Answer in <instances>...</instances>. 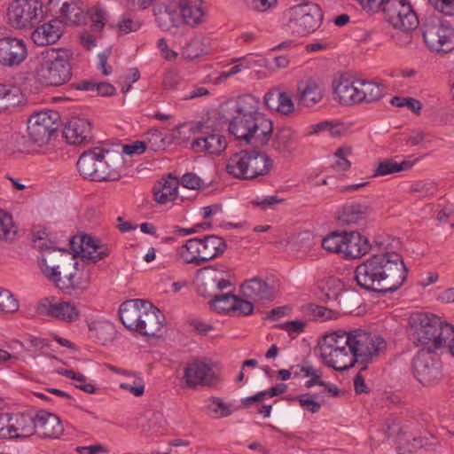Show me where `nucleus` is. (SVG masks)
Listing matches in <instances>:
<instances>
[{"mask_svg":"<svg viewBox=\"0 0 454 454\" xmlns=\"http://www.w3.org/2000/svg\"><path fill=\"white\" fill-rule=\"evenodd\" d=\"M393 242L397 239L380 238L375 240L379 252L359 264L355 270V279L357 285L372 292L393 293L404 283L408 270L403 257L395 253Z\"/></svg>","mask_w":454,"mask_h":454,"instance_id":"obj_1","label":"nucleus"},{"mask_svg":"<svg viewBox=\"0 0 454 454\" xmlns=\"http://www.w3.org/2000/svg\"><path fill=\"white\" fill-rule=\"evenodd\" d=\"M235 115L228 130L236 140L253 148H262L273 135L270 119L259 112V100L252 95H244L237 101Z\"/></svg>","mask_w":454,"mask_h":454,"instance_id":"obj_2","label":"nucleus"},{"mask_svg":"<svg viewBox=\"0 0 454 454\" xmlns=\"http://www.w3.org/2000/svg\"><path fill=\"white\" fill-rule=\"evenodd\" d=\"M451 333L453 326L434 315L418 312L411 314L409 318L410 340L415 346L426 348L428 353L442 348Z\"/></svg>","mask_w":454,"mask_h":454,"instance_id":"obj_3","label":"nucleus"},{"mask_svg":"<svg viewBox=\"0 0 454 454\" xmlns=\"http://www.w3.org/2000/svg\"><path fill=\"white\" fill-rule=\"evenodd\" d=\"M76 165L84 178L97 182L115 181L121 177L125 160L121 152L95 147L82 153Z\"/></svg>","mask_w":454,"mask_h":454,"instance_id":"obj_4","label":"nucleus"},{"mask_svg":"<svg viewBox=\"0 0 454 454\" xmlns=\"http://www.w3.org/2000/svg\"><path fill=\"white\" fill-rule=\"evenodd\" d=\"M73 53L67 49L51 48L42 53L35 76L45 86H60L72 77L71 59Z\"/></svg>","mask_w":454,"mask_h":454,"instance_id":"obj_5","label":"nucleus"},{"mask_svg":"<svg viewBox=\"0 0 454 454\" xmlns=\"http://www.w3.org/2000/svg\"><path fill=\"white\" fill-rule=\"evenodd\" d=\"M256 149H245L231 154L226 160V172L241 180H254L269 175L273 160L267 153Z\"/></svg>","mask_w":454,"mask_h":454,"instance_id":"obj_6","label":"nucleus"},{"mask_svg":"<svg viewBox=\"0 0 454 454\" xmlns=\"http://www.w3.org/2000/svg\"><path fill=\"white\" fill-rule=\"evenodd\" d=\"M386 20L395 29L404 33V40L400 45L411 42L410 32L419 25L418 17L408 0H384L380 8Z\"/></svg>","mask_w":454,"mask_h":454,"instance_id":"obj_7","label":"nucleus"},{"mask_svg":"<svg viewBox=\"0 0 454 454\" xmlns=\"http://www.w3.org/2000/svg\"><path fill=\"white\" fill-rule=\"evenodd\" d=\"M287 26L293 34L306 35L316 31L323 20V12L318 4L307 2L298 4L285 12Z\"/></svg>","mask_w":454,"mask_h":454,"instance_id":"obj_8","label":"nucleus"},{"mask_svg":"<svg viewBox=\"0 0 454 454\" xmlns=\"http://www.w3.org/2000/svg\"><path fill=\"white\" fill-rule=\"evenodd\" d=\"M349 349L356 362L360 359L363 363L372 361L386 348V341L380 335L373 334L362 329L349 331Z\"/></svg>","mask_w":454,"mask_h":454,"instance_id":"obj_9","label":"nucleus"},{"mask_svg":"<svg viewBox=\"0 0 454 454\" xmlns=\"http://www.w3.org/2000/svg\"><path fill=\"white\" fill-rule=\"evenodd\" d=\"M43 4L38 0H13L8 6V23L16 29L31 28L43 18Z\"/></svg>","mask_w":454,"mask_h":454,"instance_id":"obj_10","label":"nucleus"},{"mask_svg":"<svg viewBox=\"0 0 454 454\" xmlns=\"http://www.w3.org/2000/svg\"><path fill=\"white\" fill-rule=\"evenodd\" d=\"M35 247L42 252V272L46 278H53L56 271L76 262V256L67 249H60L48 244L42 237L34 238Z\"/></svg>","mask_w":454,"mask_h":454,"instance_id":"obj_11","label":"nucleus"},{"mask_svg":"<svg viewBox=\"0 0 454 454\" xmlns=\"http://www.w3.org/2000/svg\"><path fill=\"white\" fill-rule=\"evenodd\" d=\"M423 38L427 46L438 53H448L454 49V28L443 22H426Z\"/></svg>","mask_w":454,"mask_h":454,"instance_id":"obj_12","label":"nucleus"},{"mask_svg":"<svg viewBox=\"0 0 454 454\" xmlns=\"http://www.w3.org/2000/svg\"><path fill=\"white\" fill-rule=\"evenodd\" d=\"M184 379L186 386L191 388L212 386L216 380L214 364L207 358L193 359L184 367Z\"/></svg>","mask_w":454,"mask_h":454,"instance_id":"obj_13","label":"nucleus"},{"mask_svg":"<svg viewBox=\"0 0 454 454\" xmlns=\"http://www.w3.org/2000/svg\"><path fill=\"white\" fill-rule=\"evenodd\" d=\"M57 129L58 124L47 112L35 114L27 121L28 138L33 145L37 146L47 144Z\"/></svg>","mask_w":454,"mask_h":454,"instance_id":"obj_14","label":"nucleus"},{"mask_svg":"<svg viewBox=\"0 0 454 454\" xmlns=\"http://www.w3.org/2000/svg\"><path fill=\"white\" fill-rule=\"evenodd\" d=\"M412 366L415 378L424 386L436 384L442 379L441 365L428 352H419Z\"/></svg>","mask_w":454,"mask_h":454,"instance_id":"obj_15","label":"nucleus"},{"mask_svg":"<svg viewBox=\"0 0 454 454\" xmlns=\"http://www.w3.org/2000/svg\"><path fill=\"white\" fill-rule=\"evenodd\" d=\"M70 244L74 252L83 261L96 263L109 254V248L90 235L83 234L73 237Z\"/></svg>","mask_w":454,"mask_h":454,"instance_id":"obj_16","label":"nucleus"},{"mask_svg":"<svg viewBox=\"0 0 454 454\" xmlns=\"http://www.w3.org/2000/svg\"><path fill=\"white\" fill-rule=\"evenodd\" d=\"M27 56V44L23 39L4 36L0 38V65L13 67L20 65Z\"/></svg>","mask_w":454,"mask_h":454,"instance_id":"obj_17","label":"nucleus"},{"mask_svg":"<svg viewBox=\"0 0 454 454\" xmlns=\"http://www.w3.org/2000/svg\"><path fill=\"white\" fill-rule=\"evenodd\" d=\"M78 262H74L56 271V276L47 278L60 290L70 294L74 290H86L90 285V278H78Z\"/></svg>","mask_w":454,"mask_h":454,"instance_id":"obj_18","label":"nucleus"},{"mask_svg":"<svg viewBox=\"0 0 454 454\" xmlns=\"http://www.w3.org/2000/svg\"><path fill=\"white\" fill-rule=\"evenodd\" d=\"M241 292L245 298L254 302L272 301L278 289L273 281L269 282L260 278H253L241 286Z\"/></svg>","mask_w":454,"mask_h":454,"instance_id":"obj_19","label":"nucleus"},{"mask_svg":"<svg viewBox=\"0 0 454 454\" xmlns=\"http://www.w3.org/2000/svg\"><path fill=\"white\" fill-rule=\"evenodd\" d=\"M49 8L61 25L67 22L79 23L84 12L78 0H50Z\"/></svg>","mask_w":454,"mask_h":454,"instance_id":"obj_20","label":"nucleus"},{"mask_svg":"<svg viewBox=\"0 0 454 454\" xmlns=\"http://www.w3.org/2000/svg\"><path fill=\"white\" fill-rule=\"evenodd\" d=\"M36 311L42 316H51L65 322H73L79 317L78 309L68 301L51 302L44 299L37 305Z\"/></svg>","mask_w":454,"mask_h":454,"instance_id":"obj_21","label":"nucleus"},{"mask_svg":"<svg viewBox=\"0 0 454 454\" xmlns=\"http://www.w3.org/2000/svg\"><path fill=\"white\" fill-rule=\"evenodd\" d=\"M63 136L71 145H82L91 141L90 122L83 118L73 117L64 127Z\"/></svg>","mask_w":454,"mask_h":454,"instance_id":"obj_22","label":"nucleus"},{"mask_svg":"<svg viewBox=\"0 0 454 454\" xmlns=\"http://www.w3.org/2000/svg\"><path fill=\"white\" fill-rule=\"evenodd\" d=\"M148 302L143 300H129L121 305L119 309L120 319L127 329L137 332L140 320L145 311V303Z\"/></svg>","mask_w":454,"mask_h":454,"instance_id":"obj_23","label":"nucleus"},{"mask_svg":"<svg viewBox=\"0 0 454 454\" xmlns=\"http://www.w3.org/2000/svg\"><path fill=\"white\" fill-rule=\"evenodd\" d=\"M226 147L225 137L219 133L209 134L206 131H201L192 142V149L195 153L220 154Z\"/></svg>","mask_w":454,"mask_h":454,"instance_id":"obj_24","label":"nucleus"},{"mask_svg":"<svg viewBox=\"0 0 454 454\" xmlns=\"http://www.w3.org/2000/svg\"><path fill=\"white\" fill-rule=\"evenodd\" d=\"M354 85L357 105L377 102L380 100L384 95L385 86L375 80L355 78Z\"/></svg>","mask_w":454,"mask_h":454,"instance_id":"obj_25","label":"nucleus"},{"mask_svg":"<svg viewBox=\"0 0 454 454\" xmlns=\"http://www.w3.org/2000/svg\"><path fill=\"white\" fill-rule=\"evenodd\" d=\"M371 248L372 246L366 237L357 231H344L342 258H361L366 254Z\"/></svg>","mask_w":454,"mask_h":454,"instance_id":"obj_26","label":"nucleus"},{"mask_svg":"<svg viewBox=\"0 0 454 454\" xmlns=\"http://www.w3.org/2000/svg\"><path fill=\"white\" fill-rule=\"evenodd\" d=\"M145 305V311L140 320L137 333L145 336L156 337L163 327L164 315L151 302Z\"/></svg>","mask_w":454,"mask_h":454,"instance_id":"obj_27","label":"nucleus"},{"mask_svg":"<svg viewBox=\"0 0 454 454\" xmlns=\"http://www.w3.org/2000/svg\"><path fill=\"white\" fill-rule=\"evenodd\" d=\"M35 425V434L42 438H59L64 431L59 418L46 411L36 412Z\"/></svg>","mask_w":454,"mask_h":454,"instance_id":"obj_28","label":"nucleus"},{"mask_svg":"<svg viewBox=\"0 0 454 454\" xmlns=\"http://www.w3.org/2000/svg\"><path fill=\"white\" fill-rule=\"evenodd\" d=\"M320 356L327 366L336 371H345L356 363L349 348L328 349L327 347L322 348Z\"/></svg>","mask_w":454,"mask_h":454,"instance_id":"obj_29","label":"nucleus"},{"mask_svg":"<svg viewBox=\"0 0 454 454\" xmlns=\"http://www.w3.org/2000/svg\"><path fill=\"white\" fill-rule=\"evenodd\" d=\"M62 35V25L56 18L46 22L32 33L31 39L39 46L55 43Z\"/></svg>","mask_w":454,"mask_h":454,"instance_id":"obj_30","label":"nucleus"},{"mask_svg":"<svg viewBox=\"0 0 454 454\" xmlns=\"http://www.w3.org/2000/svg\"><path fill=\"white\" fill-rule=\"evenodd\" d=\"M201 275V280L205 281L211 289H217L218 292L229 287L231 282L225 278L226 267L223 265L207 266L198 270Z\"/></svg>","mask_w":454,"mask_h":454,"instance_id":"obj_31","label":"nucleus"},{"mask_svg":"<svg viewBox=\"0 0 454 454\" xmlns=\"http://www.w3.org/2000/svg\"><path fill=\"white\" fill-rule=\"evenodd\" d=\"M36 414L35 416L28 413L12 414V439L24 438L35 434Z\"/></svg>","mask_w":454,"mask_h":454,"instance_id":"obj_32","label":"nucleus"},{"mask_svg":"<svg viewBox=\"0 0 454 454\" xmlns=\"http://www.w3.org/2000/svg\"><path fill=\"white\" fill-rule=\"evenodd\" d=\"M323 97V89L314 81L301 82L298 86V103L303 106L313 107Z\"/></svg>","mask_w":454,"mask_h":454,"instance_id":"obj_33","label":"nucleus"},{"mask_svg":"<svg viewBox=\"0 0 454 454\" xmlns=\"http://www.w3.org/2000/svg\"><path fill=\"white\" fill-rule=\"evenodd\" d=\"M270 139L273 150L284 156L291 154L297 147L294 132L289 128L277 130Z\"/></svg>","mask_w":454,"mask_h":454,"instance_id":"obj_34","label":"nucleus"},{"mask_svg":"<svg viewBox=\"0 0 454 454\" xmlns=\"http://www.w3.org/2000/svg\"><path fill=\"white\" fill-rule=\"evenodd\" d=\"M334 98L341 105H357L354 80L340 77L338 81L333 82Z\"/></svg>","mask_w":454,"mask_h":454,"instance_id":"obj_35","label":"nucleus"},{"mask_svg":"<svg viewBox=\"0 0 454 454\" xmlns=\"http://www.w3.org/2000/svg\"><path fill=\"white\" fill-rule=\"evenodd\" d=\"M154 15L158 26L165 31H171L182 23L178 7L174 5L159 7L154 10Z\"/></svg>","mask_w":454,"mask_h":454,"instance_id":"obj_36","label":"nucleus"},{"mask_svg":"<svg viewBox=\"0 0 454 454\" xmlns=\"http://www.w3.org/2000/svg\"><path fill=\"white\" fill-rule=\"evenodd\" d=\"M370 212V207L364 203H348L344 205L339 220L346 224L357 223L359 221L364 220Z\"/></svg>","mask_w":454,"mask_h":454,"instance_id":"obj_37","label":"nucleus"},{"mask_svg":"<svg viewBox=\"0 0 454 454\" xmlns=\"http://www.w3.org/2000/svg\"><path fill=\"white\" fill-rule=\"evenodd\" d=\"M23 94L20 89L11 84L0 83V111H11L22 101Z\"/></svg>","mask_w":454,"mask_h":454,"instance_id":"obj_38","label":"nucleus"},{"mask_svg":"<svg viewBox=\"0 0 454 454\" xmlns=\"http://www.w3.org/2000/svg\"><path fill=\"white\" fill-rule=\"evenodd\" d=\"M178 184V180L169 174L163 184H159L158 187H154V200L160 204L175 200L177 197Z\"/></svg>","mask_w":454,"mask_h":454,"instance_id":"obj_39","label":"nucleus"},{"mask_svg":"<svg viewBox=\"0 0 454 454\" xmlns=\"http://www.w3.org/2000/svg\"><path fill=\"white\" fill-rule=\"evenodd\" d=\"M178 12L182 19V23H185L192 27L200 24L205 15L201 6L186 0L179 3Z\"/></svg>","mask_w":454,"mask_h":454,"instance_id":"obj_40","label":"nucleus"},{"mask_svg":"<svg viewBox=\"0 0 454 454\" xmlns=\"http://www.w3.org/2000/svg\"><path fill=\"white\" fill-rule=\"evenodd\" d=\"M301 372L304 373V376H312V379L305 383L306 387L309 388L315 385H318L324 387V390H322L321 393L327 392L331 396H339L343 394V391L335 385L323 381L321 380V372L315 369L313 366H302Z\"/></svg>","mask_w":454,"mask_h":454,"instance_id":"obj_41","label":"nucleus"},{"mask_svg":"<svg viewBox=\"0 0 454 454\" xmlns=\"http://www.w3.org/2000/svg\"><path fill=\"white\" fill-rule=\"evenodd\" d=\"M349 331L338 330L332 333L325 334L318 341L319 350L322 348H328V349H342L349 348Z\"/></svg>","mask_w":454,"mask_h":454,"instance_id":"obj_42","label":"nucleus"},{"mask_svg":"<svg viewBox=\"0 0 454 454\" xmlns=\"http://www.w3.org/2000/svg\"><path fill=\"white\" fill-rule=\"evenodd\" d=\"M200 253L198 250L197 238L188 239L185 244L179 247L176 255L179 260L186 264L200 266Z\"/></svg>","mask_w":454,"mask_h":454,"instance_id":"obj_43","label":"nucleus"},{"mask_svg":"<svg viewBox=\"0 0 454 454\" xmlns=\"http://www.w3.org/2000/svg\"><path fill=\"white\" fill-rule=\"evenodd\" d=\"M412 167L411 161L403 160L397 163L393 159H386L380 161L375 168L372 176H384L387 175L397 173L400 171L407 170Z\"/></svg>","mask_w":454,"mask_h":454,"instance_id":"obj_44","label":"nucleus"},{"mask_svg":"<svg viewBox=\"0 0 454 454\" xmlns=\"http://www.w3.org/2000/svg\"><path fill=\"white\" fill-rule=\"evenodd\" d=\"M203 239L209 261L221 256L227 249L226 241L220 236L207 235Z\"/></svg>","mask_w":454,"mask_h":454,"instance_id":"obj_45","label":"nucleus"},{"mask_svg":"<svg viewBox=\"0 0 454 454\" xmlns=\"http://www.w3.org/2000/svg\"><path fill=\"white\" fill-rule=\"evenodd\" d=\"M17 234L12 216L0 208V239L12 241Z\"/></svg>","mask_w":454,"mask_h":454,"instance_id":"obj_46","label":"nucleus"},{"mask_svg":"<svg viewBox=\"0 0 454 454\" xmlns=\"http://www.w3.org/2000/svg\"><path fill=\"white\" fill-rule=\"evenodd\" d=\"M344 231H333L321 242L322 247L329 253L338 254L342 257Z\"/></svg>","mask_w":454,"mask_h":454,"instance_id":"obj_47","label":"nucleus"},{"mask_svg":"<svg viewBox=\"0 0 454 454\" xmlns=\"http://www.w3.org/2000/svg\"><path fill=\"white\" fill-rule=\"evenodd\" d=\"M303 312L309 320L325 321L334 317L335 312L330 309L314 303L306 305Z\"/></svg>","mask_w":454,"mask_h":454,"instance_id":"obj_48","label":"nucleus"},{"mask_svg":"<svg viewBox=\"0 0 454 454\" xmlns=\"http://www.w3.org/2000/svg\"><path fill=\"white\" fill-rule=\"evenodd\" d=\"M146 144L147 149L157 152L164 150L168 145L167 137L158 129H151L145 135L144 140Z\"/></svg>","mask_w":454,"mask_h":454,"instance_id":"obj_49","label":"nucleus"},{"mask_svg":"<svg viewBox=\"0 0 454 454\" xmlns=\"http://www.w3.org/2000/svg\"><path fill=\"white\" fill-rule=\"evenodd\" d=\"M224 300L232 302L231 308L235 316H247L254 311L253 301L249 299H241L235 295V297H224Z\"/></svg>","mask_w":454,"mask_h":454,"instance_id":"obj_50","label":"nucleus"},{"mask_svg":"<svg viewBox=\"0 0 454 454\" xmlns=\"http://www.w3.org/2000/svg\"><path fill=\"white\" fill-rule=\"evenodd\" d=\"M57 372L60 375L76 380L78 382V384L75 385L77 388L89 394H94L96 392V387L92 384L86 382V378L83 374L74 372L68 369H59Z\"/></svg>","mask_w":454,"mask_h":454,"instance_id":"obj_51","label":"nucleus"},{"mask_svg":"<svg viewBox=\"0 0 454 454\" xmlns=\"http://www.w3.org/2000/svg\"><path fill=\"white\" fill-rule=\"evenodd\" d=\"M18 309L19 302L13 294L6 289H0V313H15Z\"/></svg>","mask_w":454,"mask_h":454,"instance_id":"obj_52","label":"nucleus"},{"mask_svg":"<svg viewBox=\"0 0 454 454\" xmlns=\"http://www.w3.org/2000/svg\"><path fill=\"white\" fill-rule=\"evenodd\" d=\"M207 411L215 418H223L232 413L231 405L218 397H213L207 405Z\"/></svg>","mask_w":454,"mask_h":454,"instance_id":"obj_53","label":"nucleus"},{"mask_svg":"<svg viewBox=\"0 0 454 454\" xmlns=\"http://www.w3.org/2000/svg\"><path fill=\"white\" fill-rule=\"evenodd\" d=\"M352 153L350 147H340L336 150L334 156L337 158L333 164V168L336 171H346L350 168L351 163L347 159Z\"/></svg>","mask_w":454,"mask_h":454,"instance_id":"obj_54","label":"nucleus"},{"mask_svg":"<svg viewBox=\"0 0 454 454\" xmlns=\"http://www.w3.org/2000/svg\"><path fill=\"white\" fill-rule=\"evenodd\" d=\"M317 397V395H312L310 393L299 395L294 398V400H297L300 405L306 411H310L311 413L317 412L321 408V403L317 402L315 399Z\"/></svg>","mask_w":454,"mask_h":454,"instance_id":"obj_55","label":"nucleus"},{"mask_svg":"<svg viewBox=\"0 0 454 454\" xmlns=\"http://www.w3.org/2000/svg\"><path fill=\"white\" fill-rule=\"evenodd\" d=\"M129 377L133 378L132 382H123L120 384V387L133 394L135 396H141L145 392L144 380L132 372Z\"/></svg>","mask_w":454,"mask_h":454,"instance_id":"obj_56","label":"nucleus"},{"mask_svg":"<svg viewBox=\"0 0 454 454\" xmlns=\"http://www.w3.org/2000/svg\"><path fill=\"white\" fill-rule=\"evenodd\" d=\"M348 296V293L342 288L324 294L326 301H335L339 306L344 309L349 308Z\"/></svg>","mask_w":454,"mask_h":454,"instance_id":"obj_57","label":"nucleus"},{"mask_svg":"<svg viewBox=\"0 0 454 454\" xmlns=\"http://www.w3.org/2000/svg\"><path fill=\"white\" fill-rule=\"evenodd\" d=\"M142 23L138 20H134L129 15H123L117 24L118 30L121 34H129L138 30Z\"/></svg>","mask_w":454,"mask_h":454,"instance_id":"obj_58","label":"nucleus"},{"mask_svg":"<svg viewBox=\"0 0 454 454\" xmlns=\"http://www.w3.org/2000/svg\"><path fill=\"white\" fill-rule=\"evenodd\" d=\"M224 297H235L231 294H217L210 301L211 307L217 312L232 313V302L224 300Z\"/></svg>","mask_w":454,"mask_h":454,"instance_id":"obj_59","label":"nucleus"},{"mask_svg":"<svg viewBox=\"0 0 454 454\" xmlns=\"http://www.w3.org/2000/svg\"><path fill=\"white\" fill-rule=\"evenodd\" d=\"M147 149L145 142L143 141H136L130 145H124L118 149H113V152H121L122 154V159H124V155H133V154H141Z\"/></svg>","mask_w":454,"mask_h":454,"instance_id":"obj_60","label":"nucleus"},{"mask_svg":"<svg viewBox=\"0 0 454 454\" xmlns=\"http://www.w3.org/2000/svg\"><path fill=\"white\" fill-rule=\"evenodd\" d=\"M12 414L0 413V438L12 439Z\"/></svg>","mask_w":454,"mask_h":454,"instance_id":"obj_61","label":"nucleus"},{"mask_svg":"<svg viewBox=\"0 0 454 454\" xmlns=\"http://www.w3.org/2000/svg\"><path fill=\"white\" fill-rule=\"evenodd\" d=\"M249 8L257 12H264L277 5L278 0H246Z\"/></svg>","mask_w":454,"mask_h":454,"instance_id":"obj_62","label":"nucleus"},{"mask_svg":"<svg viewBox=\"0 0 454 454\" xmlns=\"http://www.w3.org/2000/svg\"><path fill=\"white\" fill-rule=\"evenodd\" d=\"M181 184L191 190L200 189L204 184L202 179L194 173H185L182 176Z\"/></svg>","mask_w":454,"mask_h":454,"instance_id":"obj_63","label":"nucleus"},{"mask_svg":"<svg viewBox=\"0 0 454 454\" xmlns=\"http://www.w3.org/2000/svg\"><path fill=\"white\" fill-rule=\"evenodd\" d=\"M294 111V105L291 97L286 92H281L280 100H278V112L282 114H290Z\"/></svg>","mask_w":454,"mask_h":454,"instance_id":"obj_64","label":"nucleus"}]
</instances>
